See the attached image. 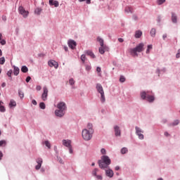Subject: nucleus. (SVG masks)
<instances>
[{"label": "nucleus", "mask_w": 180, "mask_h": 180, "mask_svg": "<svg viewBox=\"0 0 180 180\" xmlns=\"http://www.w3.org/2000/svg\"><path fill=\"white\" fill-rule=\"evenodd\" d=\"M110 162L111 160L109 156L103 155L101 157V160H98V165L101 169H105V168H108Z\"/></svg>", "instance_id": "1"}, {"label": "nucleus", "mask_w": 180, "mask_h": 180, "mask_svg": "<svg viewBox=\"0 0 180 180\" xmlns=\"http://www.w3.org/2000/svg\"><path fill=\"white\" fill-rule=\"evenodd\" d=\"M144 50V44L141 43L136 48L129 49V53L134 57H137L139 56L137 53H141Z\"/></svg>", "instance_id": "2"}, {"label": "nucleus", "mask_w": 180, "mask_h": 180, "mask_svg": "<svg viewBox=\"0 0 180 180\" xmlns=\"http://www.w3.org/2000/svg\"><path fill=\"white\" fill-rule=\"evenodd\" d=\"M94 134V129L88 130V129H84L82 131V136L86 141H89L92 139V135Z\"/></svg>", "instance_id": "3"}, {"label": "nucleus", "mask_w": 180, "mask_h": 180, "mask_svg": "<svg viewBox=\"0 0 180 180\" xmlns=\"http://www.w3.org/2000/svg\"><path fill=\"white\" fill-rule=\"evenodd\" d=\"M96 89L98 93L101 94V102H102V103H104L106 99L105 98V91H103V87L102 86V84H97Z\"/></svg>", "instance_id": "4"}, {"label": "nucleus", "mask_w": 180, "mask_h": 180, "mask_svg": "<svg viewBox=\"0 0 180 180\" xmlns=\"http://www.w3.org/2000/svg\"><path fill=\"white\" fill-rule=\"evenodd\" d=\"M135 130H136V134H137V136H139V139H140V140H143L144 135H143V134L141 133H144V131H143L141 129H140L139 127H136Z\"/></svg>", "instance_id": "5"}, {"label": "nucleus", "mask_w": 180, "mask_h": 180, "mask_svg": "<svg viewBox=\"0 0 180 180\" xmlns=\"http://www.w3.org/2000/svg\"><path fill=\"white\" fill-rule=\"evenodd\" d=\"M43 91L44 92L41 95V99L42 101H47V96H49V89H47L46 86H44L43 88Z\"/></svg>", "instance_id": "6"}, {"label": "nucleus", "mask_w": 180, "mask_h": 180, "mask_svg": "<svg viewBox=\"0 0 180 180\" xmlns=\"http://www.w3.org/2000/svg\"><path fill=\"white\" fill-rule=\"evenodd\" d=\"M18 11L20 15L23 16V18H27V16L29 15V11H26L23 6H20L18 8Z\"/></svg>", "instance_id": "7"}, {"label": "nucleus", "mask_w": 180, "mask_h": 180, "mask_svg": "<svg viewBox=\"0 0 180 180\" xmlns=\"http://www.w3.org/2000/svg\"><path fill=\"white\" fill-rule=\"evenodd\" d=\"M57 108L59 110H63V111L67 110V105L64 102H60L59 103H58Z\"/></svg>", "instance_id": "8"}, {"label": "nucleus", "mask_w": 180, "mask_h": 180, "mask_svg": "<svg viewBox=\"0 0 180 180\" xmlns=\"http://www.w3.org/2000/svg\"><path fill=\"white\" fill-rule=\"evenodd\" d=\"M55 115L58 117H63V116H64V115H65V111H64L63 110H55Z\"/></svg>", "instance_id": "9"}, {"label": "nucleus", "mask_w": 180, "mask_h": 180, "mask_svg": "<svg viewBox=\"0 0 180 180\" xmlns=\"http://www.w3.org/2000/svg\"><path fill=\"white\" fill-rule=\"evenodd\" d=\"M36 161L38 165L35 167V169H39L40 168H41V165L43 164V159L39 158L37 159Z\"/></svg>", "instance_id": "10"}, {"label": "nucleus", "mask_w": 180, "mask_h": 180, "mask_svg": "<svg viewBox=\"0 0 180 180\" xmlns=\"http://www.w3.org/2000/svg\"><path fill=\"white\" fill-rule=\"evenodd\" d=\"M68 46L70 49L74 50V49H75V47H77V42L74 40H69L68 41Z\"/></svg>", "instance_id": "11"}, {"label": "nucleus", "mask_w": 180, "mask_h": 180, "mask_svg": "<svg viewBox=\"0 0 180 180\" xmlns=\"http://www.w3.org/2000/svg\"><path fill=\"white\" fill-rule=\"evenodd\" d=\"M49 67H54V68H58V63L56 60H49Z\"/></svg>", "instance_id": "12"}, {"label": "nucleus", "mask_w": 180, "mask_h": 180, "mask_svg": "<svg viewBox=\"0 0 180 180\" xmlns=\"http://www.w3.org/2000/svg\"><path fill=\"white\" fill-rule=\"evenodd\" d=\"M105 174L107 176H109V178H113V170L110 169H108L105 170Z\"/></svg>", "instance_id": "13"}, {"label": "nucleus", "mask_w": 180, "mask_h": 180, "mask_svg": "<svg viewBox=\"0 0 180 180\" xmlns=\"http://www.w3.org/2000/svg\"><path fill=\"white\" fill-rule=\"evenodd\" d=\"M63 144L65 146V147H68V148H70V147H72L71 141L70 140L63 139Z\"/></svg>", "instance_id": "14"}, {"label": "nucleus", "mask_w": 180, "mask_h": 180, "mask_svg": "<svg viewBox=\"0 0 180 180\" xmlns=\"http://www.w3.org/2000/svg\"><path fill=\"white\" fill-rule=\"evenodd\" d=\"M49 5L55 6V8H58L60 4L56 0H49Z\"/></svg>", "instance_id": "15"}, {"label": "nucleus", "mask_w": 180, "mask_h": 180, "mask_svg": "<svg viewBox=\"0 0 180 180\" xmlns=\"http://www.w3.org/2000/svg\"><path fill=\"white\" fill-rule=\"evenodd\" d=\"M114 130H115V134L116 136H120L121 134L120 128L118 126H115L114 127Z\"/></svg>", "instance_id": "16"}, {"label": "nucleus", "mask_w": 180, "mask_h": 180, "mask_svg": "<svg viewBox=\"0 0 180 180\" xmlns=\"http://www.w3.org/2000/svg\"><path fill=\"white\" fill-rule=\"evenodd\" d=\"M178 17L176 16V14L174 13H172V22L173 23H176Z\"/></svg>", "instance_id": "17"}, {"label": "nucleus", "mask_w": 180, "mask_h": 180, "mask_svg": "<svg viewBox=\"0 0 180 180\" xmlns=\"http://www.w3.org/2000/svg\"><path fill=\"white\" fill-rule=\"evenodd\" d=\"M141 36H143V32H141V30L136 31V32H135L136 39H140V37H141Z\"/></svg>", "instance_id": "18"}, {"label": "nucleus", "mask_w": 180, "mask_h": 180, "mask_svg": "<svg viewBox=\"0 0 180 180\" xmlns=\"http://www.w3.org/2000/svg\"><path fill=\"white\" fill-rule=\"evenodd\" d=\"M105 50H106V46L105 45H103L101 46V47L99 48V53L100 54H105Z\"/></svg>", "instance_id": "19"}, {"label": "nucleus", "mask_w": 180, "mask_h": 180, "mask_svg": "<svg viewBox=\"0 0 180 180\" xmlns=\"http://www.w3.org/2000/svg\"><path fill=\"white\" fill-rule=\"evenodd\" d=\"M13 68H14L13 70V74L14 75L17 76L19 75V72L20 71V70L19 69V68L16 67V66H13Z\"/></svg>", "instance_id": "20"}, {"label": "nucleus", "mask_w": 180, "mask_h": 180, "mask_svg": "<svg viewBox=\"0 0 180 180\" xmlns=\"http://www.w3.org/2000/svg\"><path fill=\"white\" fill-rule=\"evenodd\" d=\"M154 96H150L148 94V96H146V100L148 101V102H154Z\"/></svg>", "instance_id": "21"}, {"label": "nucleus", "mask_w": 180, "mask_h": 180, "mask_svg": "<svg viewBox=\"0 0 180 180\" xmlns=\"http://www.w3.org/2000/svg\"><path fill=\"white\" fill-rule=\"evenodd\" d=\"M124 11L126 13H133V8H131V7L127 6L125 8Z\"/></svg>", "instance_id": "22"}, {"label": "nucleus", "mask_w": 180, "mask_h": 180, "mask_svg": "<svg viewBox=\"0 0 180 180\" xmlns=\"http://www.w3.org/2000/svg\"><path fill=\"white\" fill-rule=\"evenodd\" d=\"M9 106L10 108H15V106H16V101H15V100H11Z\"/></svg>", "instance_id": "23"}, {"label": "nucleus", "mask_w": 180, "mask_h": 180, "mask_svg": "<svg viewBox=\"0 0 180 180\" xmlns=\"http://www.w3.org/2000/svg\"><path fill=\"white\" fill-rule=\"evenodd\" d=\"M0 43L2 46H5L6 44V41L5 39H2V34L0 33Z\"/></svg>", "instance_id": "24"}, {"label": "nucleus", "mask_w": 180, "mask_h": 180, "mask_svg": "<svg viewBox=\"0 0 180 180\" xmlns=\"http://www.w3.org/2000/svg\"><path fill=\"white\" fill-rule=\"evenodd\" d=\"M147 96L148 94L147 93H146V91H143L141 93V98L143 100L147 98Z\"/></svg>", "instance_id": "25"}, {"label": "nucleus", "mask_w": 180, "mask_h": 180, "mask_svg": "<svg viewBox=\"0 0 180 180\" xmlns=\"http://www.w3.org/2000/svg\"><path fill=\"white\" fill-rule=\"evenodd\" d=\"M86 54H87V56H89L90 57H91V58H95V54H94V52H92V51H87Z\"/></svg>", "instance_id": "26"}, {"label": "nucleus", "mask_w": 180, "mask_h": 180, "mask_svg": "<svg viewBox=\"0 0 180 180\" xmlns=\"http://www.w3.org/2000/svg\"><path fill=\"white\" fill-rule=\"evenodd\" d=\"M156 30L155 28H152L151 30H150V36L152 37H155V33H156Z\"/></svg>", "instance_id": "27"}, {"label": "nucleus", "mask_w": 180, "mask_h": 180, "mask_svg": "<svg viewBox=\"0 0 180 180\" xmlns=\"http://www.w3.org/2000/svg\"><path fill=\"white\" fill-rule=\"evenodd\" d=\"M18 95L20 99H23V98H25V94L21 90H18Z\"/></svg>", "instance_id": "28"}, {"label": "nucleus", "mask_w": 180, "mask_h": 180, "mask_svg": "<svg viewBox=\"0 0 180 180\" xmlns=\"http://www.w3.org/2000/svg\"><path fill=\"white\" fill-rule=\"evenodd\" d=\"M21 71H22V72L26 73V72H27V71H29V69L26 66H22L21 68Z\"/></svg>", "instance_id": "29"}, {"label": "nucleus", "mask_w": 180, "mask_h": 180, "mask_svg": "<svg viewBox=\"0 0 180 180\" xmlns=\"http://www.w3.org/2000/svg\"><path fill=\"white\" fill-rule=\"evenodd\" d=\"M97 40L100 43V46H105V44H103V39H102V38L98 37Z\"/></svg>", "instance_id": "30"}, {"label": "nucleus", "mask_w": 180, "mask_h": 180, "mask_svg": "<svg viewBox=\"0 0 180 180\" xmlns=\"http://www.w3.org/2000/svg\"><path fill=\"white\" fill-rule=\"evenodd\" d=\"M44 144L47 148H51V145L50 144V142L49 141H45Z\"/></svg>", "instance_id": "31"}, {"label": "nucleus", "mask_w": 180, "mask_h": 180, "mask_svg": "<svg viewBox=\"0 0 180 180\" xmlns=\"http://www.w3.org/2000/svg\"><path fill=\"white\" fill-rule=\"evenodd\" d=\"M34 12L37 15H40V13H41V8H36Z\"/></svg>", "instance_id": "32"}, {"label": "nucleus", "mask_w": 180, "mask_h": 180, "mask_svg": "<svg viewBox=\"0 0 180 180\" xmlns=\"http://www.w3.org/2000/svg\"><path fill=\"white\" fill-rule=\"evenodd\" d=\"M128 150L127 148H122L121 149V154H126L127 153Z\"/></svg>", "instance_id": "33"}, {"label": "nucleus", "mask_w": 180, "mask_h": 180, "mask_svg": "<svg viewBox=\"0 0 180 180\" xmlns=\"http://www.w3.org/2000/svg\"><path fill=\"white\" fill-rule=\"evenodd\" d=\"M178 124H179V120H176L173 123H172L170 126H176Z\"/></svg>", "instance_id": "34"}, {"label": "nucleus", "mask_w": 180, "mask_h": 180, "mask_svg": "<svg viewBox=\"0 0 180 180\" xmlns=\"http://www.w3.org/2000/svg\"><path fill=\"white\" fill-rule=\"evenodd\" d=\"M39 108L41 109H46V104L44 103H39Z\"/></svg>", "instance_id": "35"}, {"label": "nucleus", "mask_w": 180, "mask_h": 180, "mask_svg": "<svg viewBox=\"0 0 180 180\" xmlns=\"http://www.w3.org/2000/svg\"><path fill=\"white\" fill-rule=\"evenodd\" d=\"M0 64L1 65H4L5 64V58L4 57H2L0 58Z\"/></svg>", "instance_id": "36"}, {"label": "nucleus", "mask_w": 180, "mask_h": 180, "mask_svg": "<svg viewBox=\"0 0 180 180\" xmlns=\"http://www.w3.org/2000/svg\"><path fill=\"white\" fill-rule=\"evenodd\" d=\"M12 72H13V71L12 70H10L7 72V75L8 77H9L10 78H12Z\"/></svg>", "instance_id": "37"}, {"label": "nucleus", "mask_w": 180, "mask_h": 180, "mask_svg": "<svg viewBox=\"0 0 180 180\" xmlns=\"http://www.w3.org/2000/svg\"><path fill=\"white\" fill-rule=\"evenodd\" d=\"M98 171H99V169H94L93 170V172H92V175H94V176H97L96 174H97Z\"/></svg>", "instance_id": "38"}, {"label": "nucleus", "mask_w": 180, "mask_h": 180, "mask_svg": "<svg viewBox=\"0 0 180 180\" xmlns=\"http://www.w3.org/2000/svg\"><path fill=\"white\" fill-rule=\"evenodd\" d=\"M92 127H93L92 124H88L86 129H87V130H94V129Z\"/></svg>", "instance_id": "39"}, {"label": "nucleus", "mask_w": 180, "mask_h": 180, "mask_svg": "<svg viewBox=\"0 0 180 180\" xmlns=\"http://www.w3.org/2000/svg\"><path fill=\"white\" fill-rule=\"evenodd\" d=\"M4 146H6V141H0V147H2Z\"/></svg>", "instance_id": "40"}, {"label": "nucleus", "mask_w": 180, "mask_h": 180, "mask_svg": "<svg viewBox=\"0 0 180 180\" xmlns=\"http://www.w3.org/2000/svg\"><path fill=\"white\" fill-rule=\"evenodd\" d=\"M81 60L82 63H85V60H86V57L85 56V55L83 54L81 56Z\"/></svg>", "instance_id": "41"}, {"label": "nucleus", "mask_w": 180, "mask_h": 180, "mask_svg": "<svg viewBox=\"0 0 180 180\" xmlns=\"http://www.w3.org/2000/svg\"><path fill=\"white\" fill-rule=\"evenodd\" d=\"M69 84L70 85H74V84H75V81L74 80V79H70L69 80Z\"/></svg>", "instance_id": "42"}, {"label": "nucleus", "mask_w": 180, "mask_h": 180, "mask_svg": "<svg viewBox=\"0 0 180 180\" xmlns=\"http://www.w3.org/2000/svg\"><path fill=\"white\" fill-rule=\"evenodd\" d=\"M165 2V0H158V5H162Z\"/></svg>", "instance_id": "43"}, {"label": "nucleus", "mask_w": 180, "mask_h": 180, "mask_svg": "<svg viewBox=\"0 0 180 180\" xmlns=\"http://www.w3.org/2000/svg\"><path fill=\"white\" fill-rule=\"evenodd\" d=\"M120 81L121 82H124V81H126V78H124V77H123V76H121L120 78Z\"/></svg>", "instance_id": "44"}, {"label": "nucleus", "mask_w": 180, "mask_h": 180, "mask_svg": "<svg viewBox=\"0 0 180 180\" xmlns=\"http://www.w3.org/2000/svg\"><path fill=\"white\" fill-rule=\"evenodd\" d=\"M176 58H179V57H180V49L178 50V52L176 55Z\"/></svg>", "instance_id": "45"}, {"label": "nucleus", "mask_w": 180, "mask_h": 180, "mask_svg": "<svg viewBox=\"0 0 180 180\" xmlns=\"http://www.w3.org/2000/svg\"><path fill=\"white\" fill-rule=\"evenodd\" d=\"M101 154H106V150L105 148H102L101 150Z\"/></svg>", "instance_id": "46"}, {"label": "nucleus", "mask_w": 180, "mask_h": 180, "mask_svg": "<svg viewBox=\"0 0 180 180\" xmlns=\"http://www.w3.org/2000/svg\"><path fill=\"white\" fill-rule=\"evenodd\" d=\"M0 111L1 112H5V107L3 106H0Z\"/></svg>", "instance_id": "47"}, {"label": "nucleus", "mask_w": 180, "mask_h": 180, "mask_svg": "<svg viewBox=\"0 0 180 180\" xmlns=\"http://www.w3.org/2000/svg\"><path fill=\"white\" fill-rule=\"evenodd\" d=\"M32 79V77H30V76H28L27 78H26V82H30V81Z\"/></svg>", "instance_id": "48"}, {"label": "nucleus", "mask_w": 180, "mask_h": 180, "mask_svg": "<svg viewBox=\"0 0 180 180\" xmlns=\"http://www.w3.org/2000/svg\"><path fill=\"white\" fill-rule=\"evenodd\" d=\"M69 148V153L70 154H72L73 151H72V146H70Z\"/></svg>", "instance_id": "49"}, {"label": "nucleus", "mask_w": 180, "mask_h": 180, "mask_svg": "<svg viewBox=\"0 0 180 180\" xmlns=\"http://www.w3.org/2000/svg\"><path fill=\"white\" fill-rule=\"evenodd\" d=\"M96 71L97 72H101L102 71V69H101V67H97Z\"/></svg>", "instance_id": "50"}, {"label": "nucleus", "mask_w": 180, "mask_h": 180, "mask_svg": "<svg viewBox=\"0 0 180 180\" xmlns=\"http://www.w3.org/2000/svg\"><path fill=\"white\" fill-rule=\"evenodd\" d=\"M96 176L97 179H100V180H102V179H103V177H102V176H101V175H97V176Z\"/></svg>", "instance_id": "51"}, {"label": "nucleus", "mask_w": 180, "mask_h": 180, "mask_svg": "<svg viewBox=\"0 0 180 180\" xmlns=\"http://www.w3.org/2000/svg\"><path fill=\"white\" fill-rule=\"evenodd\" d=\"M86 71H89V70H91V66L90 65H86Z\"/></svg>", "instance_id": "52"}, {"label": "nucleus", "mask_w": 180, "mask_h": 180, "mask_svg": "<svg viewBox=\"0 0 180 180\" xmlns=\"http://www.w3.org/2000/svg\"><path fill=\"white\" fill-rule=\"evenodd\" d=\"M118 41H120V43H123V41H124V40L123 39V38H119Z\"/></svg>", "instance_id": "53"}, {"label": "nucleus", "mask_w": 180, "mask_h": 180, "mask_svg": "<svg viewBox=\"0 0 180 180\" xmlns=\"http://www.w3.org/2000/svg\"><path fill=\"white\" fill-rule=\"evenodd\" d=\"M36 89H37V91H40L41 89V86H37Z\"/></svg>", "instance_id": "54"}, {"label": "nucleus", "mask_w": 180, "mask_h": 180, "mask_svg": "<svg viewBox=\"0 0 180 180\" xmlns=\"http://www.w3.org/2000/svg\"><path fill=\"white\" fill-rule=\"evenodd\" d=\"M58 162L60 163V164H64V162H63V159L61 158H58Z\"/></svg>", "instance_id": "55"}, {"label": "nucleus", "mask_w": 180, "mask_h": 180, "mask_svg": "<svg viewBox=\"0 0 180 180\" xmlns=\"http://www.w3.org/2000/svg\"><path fill=\"white\" fill-rule=\"evenodd\" d=\"M32 103L34 105H37V102L36 101V100H32Z\"/></svg>", "instance_id": "56"}, {"label": "nucleus", "mask_w": 180, "mask_h": 180, "mask_svg": "<svg viewBox=\"0 0 180 180\" xmlns=\"http://www.w3.org/2000/svg\"><path fill=\"white\" fill-rule=\"evenodd\" d=\"M148 50L153 49V45H148Z\"/></svg>", "instance_id": "57"}, {"label": "nucleus", "mask_w": 180, "mask_h": 180, "mask_svg": "<svg viewBox=\"0 0 180 180\" xmlns=\"http://www.w3.org/2000/svg\"><path fill=\"white\" fill-rule=\"evenodd\" d=\"M1 86H2V88H5V86H6V83H5V82L2 83Z\"/></svg>", "instance_id": "58"}, {"label": "nucleus", "mask_w": 180, "mask_h": 180, "mask_svg": "<svg viewBox=\"0 0 180 180\" xmlns=\"http://www.w3.org/2000/svg\"><path fill=\"white\" fill-rule=\"evenodd\" d=\"M3 157H4V154L0 151V160H2Z\"/></svg>", "instance_id": "59"}, {"label": "nucleus", "mask_w": 180, "mask_h": 180, "mask_svg": "<svg viewBox=\"0 0 180 180\" xmlns=\"http://www.w3.org/2000/svg\"><path fill=\"white\" fill-rule=\"evenodd\" d=\"M162 38L163 40H165V39H167V34H163Z\"/></svg>", "instance_id": "60"}, {"label": "nucleus", "mask_w": 180, "mask_h": 180, "mask_svg": "<svg viewBox=\"0 0 180 180\" xmlns=\"http://www.w3.org/2000/svg\"><path fill=\"white\" fill-rule=\"evenodd\" d=\"M119 169H120L119 166L115 167V171H119Z\"/></svg>", "instance_id": "61"}, {"label": "nucleus", "mask_w": 180, "mask_h": 180, "mask_svg": "<svg viewBox=\"0 0 180 180\" xmlns=\"http://www.w3.org/2000/svg\"><path fill=\"white\" fill-rule=\"evenodd\" d=\"M64 50L66 51H68V47L64 46Z\"/></svg>", "instance_id": "62"}, {"label": "nucleus", "mask_w": 180, "mask_h": 180, "mask_svg": "<svg viewBox=\"0 0 180 180\" xmlns=\"http://www.w3.org/2000/svg\"><path fill=\"white\" fill-rule=\"evenodd\" d=\"M165 136H166L167 137H168V136H169V134H168V132H165Z\"/></svg>", "instance_id": "63"}, {"label": "nucleus", "mask_w": 180, "mask_h": 180, "mask_svg": "<svg viewBox=\"0 0 180 180\" xmlns=\"http://www.w3.org/2000/svg\"><path fill=\"white\" fill-rule=\"evenodd\" d=\"M150 53V49H148V48L146 50V54H148Z\"/></svg>", "instance_id": "64"}]
</instances>
